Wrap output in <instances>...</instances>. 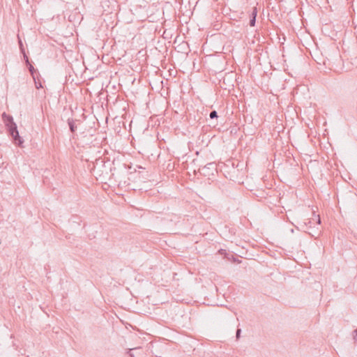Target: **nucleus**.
Instances as JSON below:
<instances>
[{
  "label": "nucleus",
  "instance_id": "9d476101",
  "mask_svg": "<svg viewBox=\"0 0 357 357\" xmlns=\"http://www.w3.org/2000/svg\"><path fill=\"white\" fill-rule=\"evenodd\" d=\"M133 349H129V351H128V354L130 355V357H135L134 356V354L131 353V351Z\"/></svg>",
  "mask_w": 357,
  "mask_h": 357
},
{
  "label": "nucleus",
  "instance_id": "f8f14e48",
  "mask_svg": "<svg viewBox=\"0 0 357 357\" xmlns=\"http://www.w3.org/2000/svg\"><path fill=\"white\" fill-rule=\"evenodd\" d=\"M317 224L318 225H320L321 224V220L320 218H319L318 220H317Z\"/></svg>",
  "mask_w": 357,
  "mask_h": 357
},
{
  "label": "nucleus",
  "instance_id": "9b49d317",
  "mask_svg": "<svg viewBox=\"0 0 357 357\" xmlns=\"http://www.w3.org/2000/svg\"><path fill=\"white\" fill-rule=\"evenodd\" d=\"M354 333L356 334L354 336V340L357 341V328L354 331Z\"/></svg>",
  "mask_w": 357,
  "mask_h": 357
},
{
  "label": "nucleus",
  "instance_id": "7ed1b4c3",
  "mask_svg": "<svg viewBox=\"0 0 357 357\" xmlns=\"http://www.w3.org/2000/svg\"><path fill=\"white\" fill-rule=\"evenodd\" d=\"M24 58L26 59V63L29 65V71L32 74V75L33 76L34 68H33L32 65L29 64V60H28V57L26 55H24Z\"/></svg>",
  "mask_w": 357,
  "mask_h": 357
},
{
  "label": "nucleus",
  "instance_id": "6e6552de",
  "mask_svg": "<svg viewBox=\"0 0 357 357\" xmlns=\"http://www.w3.org/2000/svg\"><path fill=\"white\" fill-rule=\"evenodd\" d=\"M241 333V329H237L236 334V338H239L240 337Z\"/></svg>",
  "mask_w": 357,
  "mask_h": 357
},
{
  "label": "nucleus",
  "instance_id": "423d86ee",
  "mask_svg": "<svg viewBox=\"0 0 357 357\" xmlns=\"http://www.w3.org/2000/svg\"><path fill=\"white\" fill-rule=\"evenodd\" d=\"M215 164L211 162V163H208L206 166H205L204 167V169L205 168H207V169H215Z\"/></svg>",
  "mask_w": 357,
  "mask_h": 357
},
{
  "label": "nucleus",
  "instance_id": "39448f33",
  "mask_svg": "<svg viewBox=\"0 0 357 357\" xmlns=\"http://www.w3.org/2000/svg\"><path fill=\"white\" fill-rule=\"evenodd\" d=\"M256 19L255 18V16H252L251 19L250 20V26H254L255 25Z\"/></svg>",
  "mask_w": 357,
  "mask_h": 357
},
{
  "label": "nucleus",
  "instance_id": "f257e3e1",
  "mask_svg": "<svg viewBox=\"0 0 357 357\" xmlns=\"http://www.w3.org/2000/svg\"><path fill=\"white\" fill-rule=\"evenodd\" d=\"M2 119L8 128L10 135L12 136L14 142L17 144H21L23 141L19 135L16 123L13 121V116L6 114V112L2 114Z\"/></svg>",
  "mask_w": 357,
  "mask_h": 357
},
{
  "label": "nucleus",
  "instance_id": "1a4fd4ad",
  "mask_svg": "<svg viewBox=\"0 0 357 357\" xmlns=\"http://www.w3.org/2000/svg\"><path fill=\"white\" fill-rule=\"evenodd\" d=\"M36 87L37 89H40V88H42L43 86H42V85H41V84H40V83L38 84V83L36 82Z\"/></svg>",
  "mask_w": 357,
  "mask_h": 357
},
{
  "label": "nucleus",
  "instance_id": "f03ea898",
  "mask_svg": "<svg viewBox=\"0 0 357 357\" xmlns=\"http://www.w3.org/2000/svg\"><path fill=\"white\" fill-rule=\"evenodd\" d=\"M68 124L69 126V128L72 132H74L77 128V126L75 124V121L73 119H68Z\"/></svg>",
  "mask_w": 357,
  "mask_h": 357
},
{
  "label": "nucleus",
  "instance_id": "0eeeda50",
  "mask_svg": "<svg viewBox=\"0 0 357 357\" xmlns=\"http://www.w3.org/2000/svg\"><path fill=\"white\" fill-rule=\"evenodd\" d=\"M257 10L256 8H253L252 12V16H255V18L256 19Z\"/></svg>",
  "mask_w": 357,
  "mask_h": 357
},
{
  "label": "nucleus",
  "instance_id": "20e7f679",
  "mask_svg": "<svg viewBox=\"0 0 357 357\" xmlns=\"http://www.w3.org/2000/svg\"><path fill=\"white\" fill-rule=\"evenodd\" d=\"M209 116L211 119L218 118V113L215 110H213L210 112Z\"/></svg>",
  "mask_w": 357,
  "mask_h": 357
}]
</instances>
